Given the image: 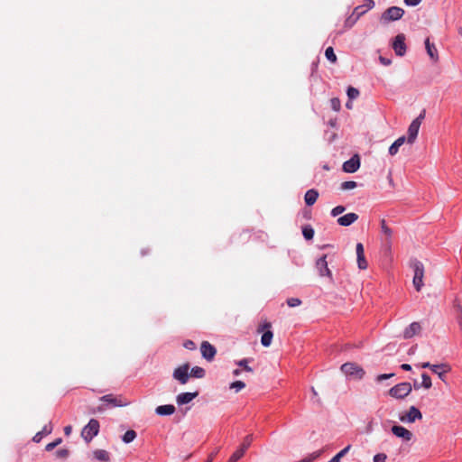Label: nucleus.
<instances>
[{
    "label": "nucleus",
    "mask_w": 462,
    "mask_h": 462,
    "mask_svg": "<svg viewBox=\"0 0 462 462\" xmlns=\"http://www.w3.org/2000/svg\"><path fill=\"white\" fill-rule=\"evenodd\" d=\"M311 390H312V393H313V394H314V395H317V394H318V393H317V392H316V390H315L313 387H312V389H311Z\"/></svg>",
    "instance_id": "obj_62"
},
{
    "label": "nucleus",
    "mask_w": 462,
    "mask_h": 462,
    "mask_svg": "<svg viewBox=\"0 0 462 462\" xmlns=\"http://www.w3.org/2000/svg\"><path fill=\"white\" fill-rule=\"evenodd\" d=\"M412 390L411 384L410 383H401L389 390V394L396 399H402L409 395Z\"/></svg>",
    "instance_id": "obj_6"
},
{
    "label": "nucleus",
    "mask_w": 462,
    "mask_h": 462,
    "mask_svg": "<svg viewBox=\"0 0 462 462\" xmlns=\"http://www.w3.org/2000/svg\"><path fill=\"white\" fill-rule=\"evenodd\" d=\"M93 457L102 462H107L110 459L109 453L104 449H97L93 452Z\"/></svg>",
    "instance_id": "obj_27"
},
{
    "label": "nucleus",
    "mask_w": 462,
    "mask_h": 462,
    "mask_svg": "<svg viewBox=\"0 0 462 462\" xmlns=\"http://www.w3.org/2000/svg\"><path fill=\"white\" fill-rule=\"evenodd\" d=\"M393 49L394 50L396 55L403 56L406 52V44H405V36L401 33L398 34L393 42Z\"/></svg>",
    "instance_id": "obj_11"
},
{
    "label": "nucleus",
    "mask_w": 462,
    "mask_h": 462,
    "mask_svg": "<svg viewBox=\"0 0 462 462\" xmlns=\"http://www.w3.org/2000/svg\"><path fill=\"white\" fill-rule=\"evenodd\" d=\"M425 117V110H423L418 117H416L410 125L408 128V138L407 143L412 144L418 135L420 125Z\"/></svg>",
    "instance_id": "obj_4"
},
{
    "label": "nucleus",
    "mask_w": 462,
    "mask_h": 462,
    "mask_svg": "<svg viewBox=\"0 0 462 462\" xmlns=\"http://www.w3.org/2000/svg\"><path fill=\"white\" fill-rule=\"evenodd\" d=\"M247 359H243L238 362V365L244 367V369L247 372H253V369L247 365Z\"/></svg>",
    "instance_id": "obj_47"
},
{
    "label": "nucleus",
    "mask_w": 462,
    "mask_h": 462,
    "mask_svg": "<svg viewBox=\"0 0 462 462\" xmlns=\"http://www.w3.org/2000/svg\"><path fill=\"white\" fill-rule=\"evenodd\" d=\"M62 441V439L60 438L57 439L55 441L51 442V443H49L46 445V450L47 451H51L55 447H57L59 444H60Z\"/></svg>",
    "instance_id": "obj_42"
},
{
    "label": "nucleus",
    "mask_w": 462,
    "mask_h": 462,
    "mask_svg": "<svg viewBox=\"0 0 462 462\" xmlns=\"http://www.w3.org/2000/svg\"><path fill=\"white\" fill-rule=\"evenodd\" d=\"M99 422L96 419H91L88 423L83 428L81 431L82 438L90 442L92 439L98 434Z\"/></svg>",
    "instance_id": "obj_5"
},
{
    "label": "nucleus",
    "mask_w": 462,
    "mask_h": 462,
    "mask_svg": "<svg viewBox=\"0 0 462 462\" xmlns=\"http://www.w3.org/2000/svg\"><path fill=\"white\" fill-rule=\"evenodd\" d=\"M420 330H421V327H420V323L412 322L408 328H405V330L403 332V337L405 338H411L413 336L420 333Z\"/></svg>",
    "instance_id": "obj_20"
},
{
    "label": "nucleus",
    "mask_w": 462,
    "mask_h": 462,
    "mask_svg": "<svg viewBox=\"0 0 462 462\" xmlns=\"http://www.w3.org/2000/svg\"><path fill=\"white\" fill-rule=\"evenodd\" d=\"M245 387V383L242 381H236L230 384V389H235L237 393Z\"/></svg>",
    "instance_id": "obj_36"
},
{
    "label": "nucleus",
    "mask_w": 462,
    "mask_h": 462,
    "mask_svg": "<svg viewBox=\"0 0 462 462\" xmlns=\"http://www.w3.org/2000/svg\"><path fill=\"white\" fill-rule=\"evenodd\" d=\"M328 462H340L337 457H333Z\"/></svg>",
    "instance_id": "obj_59"
},
{
    "label": "nucleus",
    "mask_w": 462,
    "mask_h": 462,
    "mask_svg": "<svg viewBox=\"0 0 462 462\" xmlns=\"http://www.w3.org/2000/svg\"><path fill=\"white\" fill-rule=\"evenodd\" d=\"M51 431H52V426H51V424H49V425H45L41 432L42 435H49L51 433Z\"/></svg>",
    "instance_id": "obj_50"
},
{
    "label": "nucleus",
    "mask_w": 462,
    "mask_h": 462,
    "mask_svg": "<svg viewBox=\"0 0 462 462\" xmlns=\"http://www.w3.org/2000/svg\"><path fill=\"white\" fill-rule=\"evenodd\" d=\"M325 56L331 63H336L337 60V55L335 54L334 49L332 47H328L326 49Z\"/></svg>",
    "instance_id": "obj_29"
},
{
    "label": "nucleus",
    "mask_w": 462,
    "mask_h": 462,
    "mask_svg": "<svg viewBox=\"0 0 462 462\" xmlns=\"http://www.w3.org/2000/svg\"><path fill=\"white\" fill-rule=\"evenodd\" d=\"M42 436H43V435L42 434V432H37V433L34 435V437L32 438V440H33L34 442H40V441H41V439H42Z\"/></svg>",
    "instance_id": "obj_54"
},
{
    "label": "nucleus",
    "mask_w": 462,
    "mask_h": 462,
    "mask_svg": "<svg viewBox=\"0 0 462 462\" xmlns=\"http://www.w3.org/2000/svg\"><path fill=\"white\" fill-rule=\"evenodd\" d=\"M364 8H367V11L372 9L374 6V0H364V4L361 5Z\"/></svg>",
    "instance_id": "obj_48"
},
{
    "label": "nucleus",
    "mask_w": 462,
    "mask_h": 462,
    "mask_svg": "<svg viewBox=\"0 0 462 462\" xmlns=\"http://www.w3.org/2000/svg\"><path fill=\"white\" fill-rule=\"evenodd\" d=\"M394 376V374H379L377 377H376V381L378 383L383 381V380H386V379H389L391 377Z\"/></svg>",
    "instance_id": "obj_45"
},
{
    "label": "nucleus",
    "mask_w": 462,
    "mask_h": 462,
    "mask_svg": "<svg viewBox=\"0 0 462 462\" xmlns=\"http://www.w3.org/2000/svg\"><path fill=\"white\" fill-rule=\"evenodd\" d=\"M422 418L421 412L414 406L410 407L408 412L405 415L400 417V420L402 422L412 423L416 420Z\"/></svg>",
    "instance_id": "obj_13"
},
{
    "label": "nucleus",
    "mask_w": 462,
    "mask_h": 462,
    "mask_svg": "<svg viewBox=\"0 0 462 462\" xmlns=\"http://www.w3.org/2000/svg\"><path fill=\"white\" fill-rule=\"evenodd\" d=\"M420 387V385L418 383H414V388L415 389H419Z\"/></svg>",
    "instance_id": "obj_61"
},
{
    "label": "nucleus",
    "mask_w": 462,
    "mask_h": 462,
    "mask_svg": "<svg viewBox=\"0 0 462 462\" xmlns=\"http://www.w3.org/2000/svg\"><path fill=\"white\" fill-rule=\"evenodd\" d=\"M380 61L383 64V65H390L391 64V60H388V59H385L383 57H380Z\"/></svg>",
    "instance_id": "obj_55"
},
{
    "label": "nucleus",
    "mask_w": 462,
    "mask_h": 462,
    "mask_svg": "<svg viewBox=\"0 0 462 462\" xmlns=\"http://www.w3.org/2000/svg\"><path fill=\"white\" fill-rule=\"evenodd\" d=\"M189 365L188 363L183 364L177 368L174 369L172 376L181 384H185L188 383L189 378Z\"/></svg>",
    "instance_id": "obj_9"
},
{
    "label": "nucleus",
    "mask_w": 462,
    "mask_h": 462,
    "mask_svg": "<svg viewBox=\"0 0 462 462\" xmlns=\"http://www.w3.org/2000/svg\"><path fill=\"white\" fill-rule=\"evenodd\" d=\"M367 12V8H364V6L358 5L356 6L352 14L346 21V25L351 27L363 14Z\"/></svg>",
    "instance_id": "obj_17"
},
{
    "label": "nucleus",
    "mask_w": 462,
    "mask_h": 462,
    "mask_svg": "<svg viewBox=\"0 0 462 462\" xmlns=\"http://www.w3.org/2000/svg\"><path fill=\"white\" fill-rule=\"evenodd\" d=\"M253 440V434L245 436L239 448L233 453L227 462H237L245 455L247 448L251 446Z\"/></svg>",
    "instance_id": "obj_7"
},
{
    "label": "nucleus",
    "mask_w": 462,
    "mask_h": 462,
    "mask_svg": "<svg viewBox=\"0 0 462 462\" xmlns=\"http://www.w3.org/2000/svg\"><path fill=\"white\" fill-rule=\"evenodd\" d=\"M69 451L67 448H60L56 451V457L58 458L65 459L69 457Z\"/></svg>",
    "instance_id": "obj_39"
},
{
    "label": "nucleus",
    "mask_w": 462,
    "mask_h": 462,
    "mask_svg": "<svg viewBox=\"0 0 462 462\" xmlns=\"http://www.w3.org/2000/svg\"><path fill=\"white\" fill-rule=\"evenodd\" d=\"M272 324L268 321H264L263 324L259 325L257 328L258 333H263L261 337V343L263 346H269L272 343L273 334L271 330Z\"/></svg>",
    "instance_id": "obj_8"
},
{
    "label": "nucleus",
    "mask_w": 462,
    "mask_h": 462,
    "mask_svg": "<svg viewBox=\"0 0 462 462\" xmlns=\"http://www.w3.org/2000/svg\"><path fill=\"white\" fill-rule=\"evenodd\" d=\"M330 106L334 111H339L341 107V102L337 97H333L330 100Z\"/></svg>",
    "instance_id": "obj_37"
},
{
    "label": "nucleus",
    "mask_w": 462,
    "mask_h": 462,
    "mask_svg": "<svg viewBox=\"0 0 462 462\" xmlns=\"http://www.w3.org/2000/svg\"><path fill=\"white\" fill-rule=\"evenodd\" d=\"M360 167V158L357 154L354 155L348 161L343 163V171L345 172H356Z\"/></svg>",
    "instance_id": "obj_15"
},
{
    "label": "nucleus",
    "mask_w": 462,
    "mask_h": 462,
    "mask_svg": "<svg viewBox=\"0 0 462 462\" xmlns=\"http://www.w3.org/2000/svg\"><path fill=\"white\" fill-rule=\"evenodd\" d=\"M411 267L414 271L413 285L417 291H420L423 287L424 266L421 262L414 260L411 263Z\"/></svg>",
    "instance_id": "obj_3"
},
{
    "label": "nucleus",
    "mask_w": 462,
    "mask_h": 462,
    "mask_svg": "<svg viewBox=\"0 0 462 462\" xmlns=\"http://www.w3.org/2000/svg\"><path fill=\"white\" fill-rule=\"evenodd\" d=\"M421 0H404V4L409 6L418 5Z\"/></svg>",
    "instance_id": "obj_52"
},
{
    "label": "nucleus",
    "mask_w": 462,
    "mask_h": 462,
    "mask_svg": "<svg viewBox=\"0 0 462 462\" xmlns=\"http://www.w3.org/2000/svg\"><path fill=\"white\" fill-rule=\"evenodd\" d=\"M287 304L289 307L293 308L300 306L301 304V300L298 298H290L287 300Z\"/></svg>",
    "instance_id": "obj_41"
},
{
    "label": "nucleus",
    "mask_w": 462,
    "mask_h": 462,
    "mask_svg": "<svg viewBox=\"0 0 462 462\" xmlns=\"http://www.w3.org/2000/svg\"><path fill=\"white\" fill-rule=\"evenodd\" d=\"M302 235L305 239L310 240L314 236V229L310 226H305L302 227Z\"/></svg>",
    "instance_id": "obj_30"
},
{
    "label": "nucleus",
    "mask_w": 462,
    "mask_h": 462,
    "mask_svg": "<svg viewBox=\"0 0 462 462\" xmlns=\"http://www.w3.org/2000/svg\"><path fill=\"white\" fill-rule=\"evenodd\" d=\"M346 93L350 100L355 99L359 96V90L354 87H348Z\"/></svg>",
    "instance_id": "obj_35"
},
{
    "label": "nucleus",
    "mask_w": 462,
    "mask_h": 462,
    "mask_svg": "<svg viewBox=\"0 0 462 462\" xmlns=\"http://www.w3.org/2000/svg\"><path fill=\"white\" fill-rule=\"evenodd\" d=\"M401 368L402 370H405V371H411V366L409 364H402L401 365Z\"/></svg>",
    "instance_id": "obj_56"
},
{
    "label": "nucleus",
    "mask_w": 462,
    "mask_h": 462,
    "mask_svg": "<svg viewBox=\"0 0 462 462\" xmlns=\"http://www.w3.org/2000/svg\"><path fill=\"white\" fill-rule=\"evenodd\" d=\"M421 378H422L421 386H423L425 389H430L432 385L430 377L427 374L424 373L421 374Z\"/></svg>",
    "instance_id": "obj_34"
},
{
    "label": "nucleus",
    "mask_w": 462,
    "mask_h": 462,
    "mask_svg": "<svg viewBox=\"0 0 462 462\" xmlns=\"http://www.w3.org/2000/svg\"><path fill=\"white\" fill-rule=\"evenodd\" d=\"M234 374H235V375H239V374H240V370L236 369V370L234 371Z\"/></svg>",
    "instance_id": "obj_60"
},
{
    "label": "nucleus",
    "mask_w": 462,
    "mask_h": 462,
    "mask_svg": "<svg viewBox=\"0 0 462 462\" xmlns=\"http://www.w3.org/2000/svg\"><path fill=\"white\" fill-rule=\"evenodd\" d=\"M318 198H319V192L316 189H309L305 193L304 200H305L306 205L312 206L313 204L316 203Z\"/></svg>",
    "instance_id": "obj_22"
},
{
    "label": "nucleus",
    "mask_w": 462,
    "mask_h": 462,
    "mask_svg": "<svg viewBox=\"0 0 462 462\" xmlns=\"http://www.w3.org/2000/svg\"><path fill=\"white\" fill-rule=\"evenodd\" d=\"M340 370L346 376L352 377L354 379H362L365 372V370L356 363L347 362L341 365Z\"/></svg>",
    "instance_id": "obj_1"
},
{
    "label": "nucleus",
    "mask_w": 462,
    "mask_h": 462,
    "mask_svg": "<svg viewBox=\"0 0 462 462\" xmlns=\"http://www.w3.org/2000/svg\"><path fill=\"white\" fill-rule=\"evenodd\" d=\"M100 401L111 407H122L128 404L126 400L124 399L121 395L116 396L113 394H106L102 396Z\"/></svg>",
    "instance_id": "obj_10"
},
{
    "label": "nucleus",
    "mask_w": 462,
    "mask_h": 462,
    "mask_svg": "<svg viewBox=\"0 0 462 462\" xmlns=\"http://www.w3.org/2000/svg\"><path fill=\"white\" fill-rule=\"evenodd\" d=\"M381 229L383 235L385 236V242L387 245H391V238L393 235L392 229L386 225L385 219L381 220Z\"/></svg>",
    "instance_id": "obj_26"
},
{
    "label": "nucleus",
    "mask_w": 462,
    "mask_h": 462,
    "mask_svg": "<svg viewBox=\"0 0 462 462\" xmlns=\"http://www.w3.org/2000/svg\"><path fill=\"white\" fill-rule=\"evenodd\" d=\"M421 368H430L432 372H437V369H445L450 371V366L448 364L431 365L429 362H424L420 365Z\"/></svg>",
    "instance_id": "obj_24"
},
{
    "label": "nucleus",
    "mask_w": 462,
    "mask_h": 462,
    "mask_svg": "<svg viewBox=\"0 0 462 462\" xmlns=\"http://www.w3.org/2000/svg\"><path fill=\"white\" fill-rule=\"evenodd\" d=\"M322 452H323V449L315 451V452L310 454L307 457H305L298 462H312L315 459H317L318 457H319L320 455L322 454Z\"/></svg>",
    "instance_id": "obj_32"
},
{
    "label": "nucleus",
    "mask_w": 462,
    "mask_h": 462,
    "mask_svg": "<svg viewBox=\"0 0 462 462\" xmlns=\"http://www.w3.org/2000/svg\"><path fill=\"white\" fill-rule=\"evenodd\" d=\"M183 346L189 350H194L196 348V345L192 340H186L183 343Z\"/></svg>",
    "instance_id": "obj_46"
},
{
    "label": "nucleus",
    "mask_w": 462,
    "mask_h": 462,
    "mask_svg": "<svg viewBox=\"0 0 462 462\" xmlns=\"http://www.w3.org/2000/svg\"><path fill=\"white\" fill-rule=\"evenodd\" d=\"M202 356L208 361H212L217 354L216 347L208 341H203L200 346Z\"/></svg>",
    "instance_id": "obj_12"
},
{
    "label": "nucleus",
    "mask_w": 462,
    "mask_h": 462,
    "mask_svg": "<svg viewBox=\"0 0 462 462\" xmlns=\"http://www.w3.org/2000/svg\"><path fill=\"white\" fill-rule=\"evenodd\" d=\"M387 458L386 454L379 453L374 457V462H385Z\"/></svg>",
    "instance_id": "obj_44"
},
{
    "label": "nucleus",
    "mask_w": 462,
    "mask_h": 462,
    "mask_svg": "<svg viewBox=\"0 0 462 462\" xmlns=\"http://www.w3.org/2000/svg\"><path fill=\"white\" fill-rule=\"evenodd\" d=\"M357 264L361 270H365L367 268L368 264L365 260V254L357 256Z\"/></svg>",
    "instance_id": "obj_38"
},
{
    "label": "nucleus",
    "mask_w": 462,
    "mask_h": 462,
    "mask_svg": "<svg viewBox=\"0 0 462 462\" xmlns=\"http://www.w3.org/2000/svg\"><path fill=\"white\" fill-rule=\"evenodd\" d=\"M406 142L405 136H401L397 140L394 141V143L390 146L389 148V153L393 156L395 155L399 148Z\"/></svg>",
    "instance_id": "obj_25"
},
{
    "label": "nucleus",
    "mask_w": 462,
    "mask_h": 462,
    "mask_svg": "<svg viewBox=\"0 0 462 462\" xmlns=\"http://www.w3.org/2000/svg\"><path fill=\"white\" fill-rule=\"evenodd\" d=\"M458 311L459 312H458V316H457V320H458L459 328L462 331V308L461 307L458 308Z\"/></svg>",
    "instance_id": "obj_53"
},
{
    "label": "nucleus",
    "mask_w": 462,
    "mask_h": 462,
    "mask_svg": "<svg viewBox=\"0 0 462 462\" xmlns=\"http://www.w3.org/2000/svg\"><path fill=\"white\" fill-rule=\"evenodd\" d=\"M155 412L161 416L171 415L175 412V407L171 404H165L158 406Z\"/></svg>",
    "instance_id": "obj_23"
},
{
    "label": "nucleus",
    "mask_w": 462,
    "mask_h": 462,
    "mask_svg": "<svg viewBox=\"0 0 462 462\" xmlns=\"http://www.w3.org/2000/svg\"><path fill=\"white\" fill-rule=\"evenodd\" d=\"M356 251V256L365 254L363 244L357 243Z\"/></svg>",
    "instance_id": "obj_49"
},
{
    "label": "nucleus",
    "mask_w": 462,
    "mask_h": 462,
    "mask_svg": "<svg viewBox=\"0 0 462 462\" xmlns=\"http://www.w3.org/2000/svg\"><path fill=\"white\" fill-rule=\"evenodd\" d=\"M392 432L396 437L402 439L405 441H410L412 439V433L402 426L394 425L392 427Z\"/></svg>",
    "instance_id": "obj_16"
},
{
    "label": "nucleus",
    "mask_w": 462,
    "mask_h": 462,
    "mask_svg": "<svg viewBox=\"0 0 462 462\" xmlns=\"http://www.w3.org/2000/svg\"><path fill=\"white\" fill-rule=\"evenodd\" d=\"M346 106L348 109H351V108H352V103H351V100H350V99H349V101H348V102H346Z\"/></svg>",
    "instance_id": "obj_58"
},
{
    "label": "nucleus",
    "mask_w": 462,
    "mask_h": 462,
    "mask_svg": "<svg viewBox=\"0 0 462 462\" xmlns=\"http://www.w3.org/2000/svg\"><path fill=\"white\" fill-rule=\"evenodd\" d=\"M189 374V377L203 378L205 376V370L199 366H194Z\"/></svg>",
    "instance_id": "obj_28"
},
{
    "label": "nucleus",
    "mask_w": 462,
    "mask_h": 462,
    "mask_svg": "<svg viewBox=\"0 0 462 462\" xmlns=\"http://www.w3.org/2000/svg\"><path fill=\"white\" fill-rule=\"evenodd\" d=\"M358 215L356 213H347L337 218V224L342 226H348L358 219Z\"/></svg>",
    "instance_id": "obj_18"
},
{
    "label": "nucleus",
    "mask_w": 462,
    "mask_h": 462,
    "mask_svg": "<svg viewBox=\"0 0 462 462\" xmlns=\"http://www.w3.org/2000/svg\"><path fill=\"white\" fill-rule=\"evenodd\" d=\"M351 445H347L345 448H343L341 451H339L335 457H337L338 460H340L343 457L346 455V453L350 450Z\"/></svg>",
    "instance_id": "obj_43"
},
{
    "label": "nucleus",
    "mask_w": 462,
    "mask_h": 462,
    "mask_svg": "<svg viewBox=\"0 0 462 462\" xmlns=\"http://www.w3.org/2000/svg\"><path fill=\"white\" fill-rule=\"evenodd\" d=\"M357 187V183L354 180L344 181L340 185L342 190H349Z\"/></svg>",
    "instance_id": "obj_33"
},
{
    "label": "nucleus",
    "mask_w": 462,
    "mask_h": 462,
    "mask_svg": "<svg viewBox=\"0 0 462 462\" xmlns=\"http://www.w3.org/2000/svg\"><path fill=\"white\" fill-rule=\"evenodd\" d=\"M326 258H327V255L324 254L322 257L318 259L316 262V268L320 276H328L330 280H332V273H331V271L328 267V263H327Z\"/></svg>",
    "instance_id": "obj_14"
},
{
    "label": "nucleus",
    "mask_w": 462,
    "mask_h": 462,
    "mask_svg": "<svg viewBox=\"0 0 462 462\" xmlns=\"http://www.w3.org/2000/svg\"><path fill=\"white\" fill-rule=\"evenodd\" d=\"M198 392H195V393H180L177 398H176V401H177V403L179 405H183V404H186V403H189L194 398H196L198 396Z\"/></svg>",
    "instance_id": "obj_19"
},
{
    "label": "nucleus",
    "mask_w": 462,
    "mask_h": 462,
    "mask_svg": "<svg viewBox=\"0 0 462 462\" xmlns=\"http://www.w3.org/2000/svg\"><path fill=\"white\" fill-rule=\"evenodd\" d=\"M72 428L71 426H66L64 428V433L65 435L69 436L71 433Z\"/></svg>",
    "instance_id": "obj_57"
},
{
    "label": "nucleus",
    "mask_w": 462,
    "mask_h": 462,
    "mask_svg": "<svg viewBox=\"0 0 462 462\" xmlns=\"http://www.w3.org/2000/svg\"><path fill=\"white\" fill-rule=\"evenodd\" d=\"M448 371H446L445 369H437V372H433L434 374H438V376L444 381L445 380V374Z\"/></svg>",
    "instance_id": "obj_51"
},
{
    "label": "nucleus",
    "mask_w": 462,
    "mask_h": 462,
    "mask_svg": "<svg viewBox=\"0 0 462 462\" xmlns=\"http://www.w3.org/2000/svg\"><path fill=\"white\" fill-rule=\"evenodd\" d=\"M136 438V432L133 430H127L123 436V441L125 443H130Z\"/></svg>",
    "instance_id": "obj_31"
},
{
    "label": "nucleus",
    "mask_w": 462,
    "mask_h": 462,
    "mask_svg": "<svg viewBox=\"0 0 462 462\" xmlns=\"http://www.w3.org/2000/svg\"><path fill=\"white\" fill-rule=\"evenodd\" d=\"M425 48H426L427 53L430 56V58L432 60L437 61L439 60V54H438L437 48L434 43H431L430 42L429 38H427L425 40Z\"/></svg>",
    "instance_id": "obj_21"
},
{
    "label": "nucleus",
    "mask_w": 462,
    "mask_h": 462,
    "mask_svg": "<svg viewBox=\"0 0 462 462\" xmlns=\"http://www.w3.org/2000/svg\"><path fill=\"white\" fill-rule=\"evenodd\" d=\"M346 210V208L344 206H337L331 210V216L332 217H337L340 214L344 213Z\"/></svg>",
    "instance_id": "obj_40"
},
{
    "label": "nucleus",
    "mask_w": 462,
    "mask_h": 462,
    "mask_svg": "<svg viewBox=\"0 0 462 462\" xmlns=\"http://www.w3.org/2000/svg\"><path fill=\"white\" fill-rule=\"evenodd\" d=\"M404 14V10L398 6L387 8L381 15L380 22L386 24L390 22L400 20Z\"/></svg>",
    "instance_id": "obj_2"
}]
</instances>
